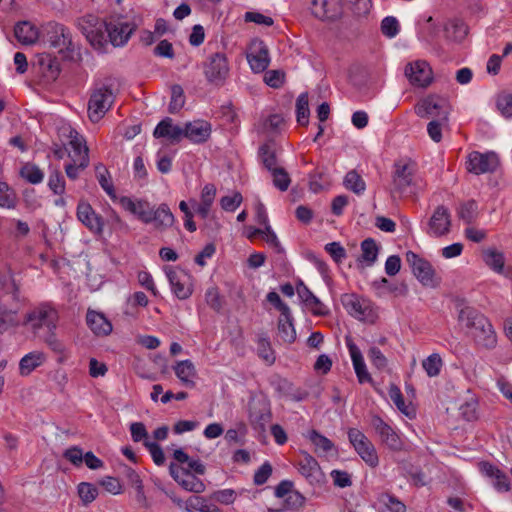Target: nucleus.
Wrapping results in <instances>:
<instances>
[{
    "label": "nucleus",
    "instance_id": "nucleus-1",
    "mask_svg": "<svg viewBox=\"0 0 512 512\" xmlns=\"http://www.w3.org/2000/svg\"><path fill=\"white\" fill-rule=\"evenodd\" d=\"M460 324L468 329L476 341L486 349L494 348L496 334L488 319L472 307H464L459 313Z\"/></svg>",
    "mask_w": 512,
    "mask_h": 512
},
{
    "label": "nucleus",
    "instance_id": "nucleus-2",
    "mask_svg": "<svg viewBox=\"0 0 512 512\" xmlns=\"http://www.w3.org/2000/svg\"><path fill=\"white\" fill-rule=\"evenodd\" d=\"M58 313L48 305H40L27 314L26 324L36 335L43 338L50 346L54 345L53 330L56 328Z\"/></svg>",
    "mask_w": 512,
    "mask_h": 512
},
{
    "label": "nucleus",
    "instance_id": "nucleus-3",
    "mask_svg": "<svg viewBox=\"0 0 512 512\" xmlns=\"http://www.w3.org/2000/svg\"><path fill=\"white\" fill-rule=\"evenodd\" d=\"M115 101V94L110 84L97 83L92 89L88 102V117L96 123L110 110Z\"/></svg>",
    "mask_w": 512,
    "mask_h": 512
},
{
    "label": "nucleus",
    "instance_id": "nucleus-4",
    "mask_svg": "<svg viewBox=\"0 0 512 512\" xmlns=\"http://www.w3.org/2000/svg\"><path fill=\"white\" fill-rule=\"evenodd\" d=\"M392 181L394 189L400 193L408 190L416 192L424 187L422 179L416 174L415 164L403 160L395 162Z\"/></svg>",
    "mask_w": 512,
    "mask_h": 512
},
{
    "label": "nucleus",
    "instance_id": "nucleus-5",
    "mask_svg": "<svg viewBox=\"0 0 512 512\" xmlns=\"http://www.w3.org/2000/svg\"><path fill=\"white\" fill-rule=\"evenodd\" d=\"M230 67L226 55L216 52L207 56L203 62V73L206 80L216 86L224 84L229 75Z\"/></svg>",
    "mask_w": 512,
    "mask_h": 512
},
{
    "label": "nucleus",
    "instance_id": "nucleus-6",
    "mask_svg": "<svg viewBox=\"0 0 512 512\" xmlns=\"http://www.w3.org/2000/svg\"><path fill=\"white\" fill-rule=\"evenodd\" d=\"M415 113L421 118L434 117L448 121L450 104L447 98L439 95H428L415 106Z\"/></svg>",
    "mask_w": 512,
    "mask_h": 512
},
{
    "label": "nucleus",
    "instance_id": "nucleus-7",
    "mask_svg": "<svg viewBox=\"0 0 512 512\" xmlns=\"http://www.w3.org/2000/svg\"><path fill=\"white\" fill-rule=\"evenodd\" d=\"M348 438L361 459L370 467L374 468L379 463L376 449L365 434L357 428H350Z\"/></svg>",
    "mask_w": 512,
    "mask_h": 512
},
{
    "label": "nucleus",
    "instance_id": "nucleus-8",
    "mask_svg": "<svg viewBox=\"0 0 512 512\" xmlns=\"http://www.w3.org/2000/svg\"><path fill=\"white\" fill-rule=\"evenodd\" d=\"M246 59L254 73L265 71L270 64V55L264 41L259 38L252 39L248 45Z\"/></svg>",
    "mask_w": 512,
    "mask_h": 512
},
{
    "label": "nucleus",
    "instance_id": "nucleus-9",
    "mask_svg": "<svg viewBox=\"0 0 512 512\" xmlns=\"http://www.w3.org/2000/svg\"><path fill=\"white\" fill-rule=\"evenodd\" d=\"M406 261L410 265L414 276L424 286L436 287L438 285L439 282L435 278V271L430 262L419 257L412 251H408L406 253Z\"/></svg>",
    "mask_w": 512,
    "mask_h": 512
},
{
    "label": "nucleus",
    "instance_id": "nucleus-10",
    "mask_svg": "<svg viewBox=\"0 0 512 512\" xmlns=\"http://www.w3.org/2000/svg\"><path fill=\"white\" fill-rule=\"evenodd\" d=\"M135 29L136 24L124 20L123 17L112 18L107 22V25H105V31L113 46L125 45Z\"/></svg>",
    "mask_w": 512,
    "mask_h": 512
},
{
    "label": "nucleus",
    "instance_id": "nucleus-11",
    "mask_svg": "<svg viewBox=\"0 0 512 512\" xmlns=\"http://www.w3.org/2000/svg\"><path fill=\"white\" fill-rule=\"evenodd\" d=\"M451 229V213L444 205H439L433 211L427 222L426 233L431 237L447 235Z\"/></svg>",
    "mask_w": 512,
    "mask_h": 512
},
{
    "label": "nucleus",
    "instance_id": "nucleus-12",
    "mask_svg": "<svg viewBox=\"0 0 512 512\" xmlns=\"http://www.w3.org/2000/svg\"><path fill=\"white\" fill-rule=\"evenodd\" d=\"M342 304L347 312L356 319L372 320L374 317L372 303L356 294L343 295Z\"/></svg>",
    "mask_w": 512,
    "mask_h": 512
},
{
    "label": "nucleus",
    "instance_id": "nucleus-13",
    "mask_svg": "<svg viewBox=\"0 0 512 512\" xmlns=\"http://www.w3.org/2000/svg\"><path fill=\"white\" fill-rule=\"evenodd\" d=\"M50 45L59 52L64 54V57L73 59L75 53V45L72 41L71 33L68 28L61 24H55L51 31H49Z\"/></svg>",
    "mask_w": 512,
    "mask_h": 512
},
{
    "label": "nucleus",
    "instance_id": "nucleus-14",
    "mask_svg": "<svg viewBox=\"0 0 512 512\" xmlns=\"http://www.w3.org/2000/svg\"><path fill=\"white\" fill-rule=\"evenodd\" d=\"M498 166L499 158L495 152L474 151L468 156V171L476 175L494 172Z\"/></svg>",
    "mask_w": 512,
    "mask_h": 512
},
{
    "label": "nucleus",
    "instance_id": "nucleus-15",
    "mask_svg": "<svg viewBox=\"0 0 512 512\" xmlns=\"http://www.w3.org/2000/svg\"><path fill=\"white\" fill-rule=\"evenodd\" d=\"M105 25L107 22H100L92 15L83 17L80 26L87 40L94 47H102L106 41Z\"/></svg>",
    "mask_w": 512,
    "mask_h": 512
},
{
    "label": "nucleus",
    "instance_id": "nucleus-16",
    "mask_svg": "<svg viewBox=\"0 0 512 512\" xmlns=\"http://www.w3.org/2000/svg\"><path fill=\"white\" fill-rule=\"evenodd\" d=\"M172 292L180 299L185 300L192 294L191 276L183 270L169 269L167 272Z\"/></svg>",
    "mask_w": 512,
    "mask_h": 512
},
{
    "label": "nucleus",
    "instance_id": "nucleus-17",
    "mask_svg": "<svg viewBox=\"0 0 512 512\" xmlns=\"http://www.w3.org/2000/svg\"><path fill=\"white\" fill-rule=\"evenodd\" d=\"M405 75L413 85L428 86L433 79L432 69L424 60H417L407 64Z\"/></svg>",
    "mask_w": 512,
    "mask_h": 512
},
{
    "label": "nucleus",
    "instance_id": "nucleus-18",
    "mask_svg": "<svg viewBox=\"0 0 512 512\" xmlns=\"http://www.w3.org/2000/svg\"><path fill=\"white\" fill-rule=\"evenodd\" d=\"M372 425L380 436L382 442L391 450L400 451L403 449V441L399 434L390 425L384 422L380 417L372 419Z\"/></svg>",
    "mask_w": 512,
    "mask_h": 512
},
{
    "label": "nucleus",
    "instance_id": "nucleus-19",
    "mask_svg": "<svg viewBox=\"0 0 512 512\" xmlns=\"http://www.w3.org/2000/svg\"><path fill=\"white\" fill-rule=\"evenodd\" d=\"M77 218L91 232L101 234L103 232L104 221L101 216L96 214L92 206L87 202H80L77 206Z\"/></svg>",
    "mask_w": 512,
    "mask_h": 512
},
{
    "label": "nucleus",
    "instance_id": "nucleus-20",
    "mask_svg": "<svg viewBox=\"0 0 512 512\" xmlns=\"http://www.w3.org/2000/svg\"><path fill=\"white\" fill-rule=\"evenodd\" d=\"M170 473L172 477L187 491L201 493L205 489L203 482L187 470L175 467L171 464Z\"/></svg>",
    "mask_w": 512,
    "mask_h": 512
},
{
    "label": "nucleus",
    "instance_id": "nucleus-21",
    "mask_svg": "<svg viewBox=\"0 0 512 512\" xmlns=\"http://www.w3.org/2000/svg\"><path fill=\"white\" fill-rule=\"evenodd\" d=\"M211 124L204 120H195L185 124L184 137L195 144L206 142L211 135Z\"/></svg>",
    "mask_w": 512,
    "mask_h": 512
},
{
    "label": "nucleus",
    "instance_id": "nucleus-22",
    "mask_svg": "<svg viewBox=\"0 0 512 512\" xmlns=\"http://www.w3.org/2000/svg\"><path fill=\"white\" fill-rule=\"evenodd\" d=\"M312 14L320 20L336 19L340 13L339 0H313L311 5Z\"/></svg>",
    "mask_w": 512,
    "mask_h": 512
},
{
    "label": "nucleus",
    "instance_id": "nucleus-23",
    "mask_svg": "<svg viewBox=\"0 0 512 512\" xmlns=\"http://www.w3.org/2000/svg\"><path fill=\"white\" fill-rule=\"evenodd\" d=\"M149 224H153L156 230L164 231L171 227L175 222V217L169 206L165 203L160 204L156 209L150 211Z\"/></svg>",
    "mask_w": 512,
    "mask_h": 512
},
{
    "label": "nucleus",
    "instance_id": "nucleus-24",
    "mask_svg": "<svg viewBox=\"0 0 512 512\" xmlns=\"http://www.w3.org/2000/svg\"><path fill=\"white\" fill-rule=\"evenodd\" d=\"M86 322L91 331L97 336H107L112 332V324L103 313L88 310Z\"/></svg>",
    "mask_w": 512,
    "mask_h": 512
},
{
    "label": "nucleus",
    "instance_id": "nucleus-25",
    "mask_svg": "<svg viewBox=\"0 0 512 512\" xmlns=\"http://www.w3.org/2000/svg\"><path fill=\"white\" fill-rule=\"evenodd\" d=\"M14 35L21 44L32 45L37 42L40 32L31 22L21 21L15 25Z\"/></svg>",
    "mask_w": 512,
    "mask_h": 512
},
{
    "label": "nucleus",
    "instance_id": "nucleus-26",
    "mask_svg": "<svg viewBox=\"0 0 512 512\" xmlns=\"http://www.w3.org/2000/svg\"><path fill=\"white\" fill-rule=\"evenodd\" d=\"M153 134L156 138H167L174 142L184 136V128L174 125L173 120L167 117L158 123Z\"/></svg>",
    "mask_w": 512,
    "mask_h": 512
},
{
    "label": "nucleus",
    "instance_id": "nucleus-27",
    "mask_svg": "<svg viewBox=\"0 0 512 512\" xmlns=\"http://www.w3.org/2000/svg\"><path fill=\"white\" fill-rule=\"evenodd\" d=\"M481 472L493 480L494 488L499 492H506L509 490V478L501 472L496 466L482 462L480 463Z\"/></svg>",
    "mask_w": 512,
    "mask_h": 512
},
{
    "label": "nucleus",
    "instance_id": "nucleus-28",
    "mask_svg": "<svg viewBox=\"0 0 512 512\" xmlns=\"http://www.w3.org/2000/svg\"><path fill=\"white\" fill-rule=\"evenodd\" d=\"M64 131H68V144L72 150L68 154L70 160L82 158L84 157V155H86V157H89V149L83 137L75 129L71 127L64 128Z\"/></svg>",
    "mask_w": 512,
    "mask_h": 512
},
{
    "label": "nucleus",
    "instance_id": "nucleus-29",
    "mask_svg": "<svg viewBox=\"0 0 512 512\" xmlns=\"http://www.w3.org/2000/svg\"><path fill=\"white\" fill-rule=\"evenodd\" d=\"M306 438L312 443L314 446V451L318 456H329L336 453L334 443L326 436L320 434L318 431H309L306 435Z\"/></svg>",
    "mask_w": 512,
    "mask_h": 512
},
{
    "label": "nucleus",
    "instance_id": "nucleus-30",
    "mask_svg": "<svg viewBox=\"0 0 512 512\" xmlns=\"http://www.w3.org/2000/svg\"><path fill=\"white\" fill-rule=\"evenodd\" d=\"M173 370L177 378L184 386L189 388L194 387L197 372L194 364L190 360L177 362L174 365Z\"/></svg>",
    "mask_w": 512,
    "mask_h": 512
},
{
    "label": "nucleus",
    "instance_id": "nucleus-31",
    "mask_svg": "<svg viewBox=\"0 0 512 512\" xmlns=\"http://www.w3.org/2000/svg\"><path fill=\"white\" fill-rule=\"evenodd\" d=\"M40 71L48 81L56 80L60 74V64L56 57L41 54L38 58Z\"/></svg>",
    "mask_w": 512,
    "mask_h": 512
},
{
    "label": "nucleus",
    "instance_id": "nucleus-32",
    "mask_svg": "<svg viewBox=\"0 0 512 512\" xmlns=\"http://www.w3.org/2000/svg\"><path fill=\"white\" fill-rule=\"evenodd\" d=\"M278 338L285 343H292L296 339V331L293 325L291 312L280 315L278 320Z\"/></svg>",
    "mask_w": 512,
    "mask_h": 512
},
{
    "label": "nucleus",
    "instance_id": "nucleus-33",
    "mask_svg": "<svg viewBox=\"0 0 512 512\" xmlns=\"http://www.w3.org/2000/svg\"><path fill=\"white\" fill-rule=\"evenodd\" d=\"M185 512H221V510L213 505L208 503V501L199 496H191L185 501Z\"/></svg>",
    "mask_w": 512,
    "mask_h": 512
},
{
    "label": "nucleus",
    "instance_id": "nucleus-34",
    "mask_svg": "<svg viewBox=\"0 0 512 512\" xmlns=\"http://www.w3.org/2000/svg\"><path fill=\"white\" fill-rule=\"evenodd\" d=\"M389 397L396 408L409 418L415 415V410L411 404H407L404 401L403 395L400 389L396 385H391L388 391Z\"/></svg>",
    "mask_w": 512,
    "mask_h": 512
},
{
    "label": "nucleus",
    "instance_id": "nucleus-35",
    "mask_svg": "<svg viewBox=\"0 0 512 512\" xmlns=\"http://www.w3.org/2000/svg\"><path fill=\"white\" fill-rule=\"evenodd\" d=\"M483 260L485 264L496 273H503L505 257L502 252L496 249H487L483 252Z\"/></svg>",
    "mask_w": 512,
    "mask_h": 512
},
{
    "label": "nucleus",
    "instance_id": "nucleus-36",
    "mask_svg": "<svg viewBox=\"0 0 512 512\" xmlns=\"http://www.w3.org/2000/svg\"><path fill=\"white\" fill-rule=\"evenodd\" d=\"M89 163L90 159L89 157H86V155L79 159L70 160V162H68L64 166L66 176L70 180H77L80 176V173L83 172L89 166Z\"/></svg>",
    "mask_w": 512,
    "mask_h": 512
},
{
    "label": "nucleus",
    "instance_id": "nucleus-37",
    "mask_svg": "<svg viewBox=\"0 0 512 512\" xmlns=\"http://www.w3.org/2000/svg\"><path fill=\"white\" fill-rule=\"evenodd\" d=\"M44 361L43 354H25L19 362V371L23 376L29 375Z\"/></svg>",
    "mask_w": 512,
    "mask_h": 512
},
{
    "label": "nucleus",
    "instance_id": "nucleus-38",
    "mask_svg": "<svg viewBox=\"0 0 512 512\" xmlns=\"http://www.w3.org/2000/svg\"><path fill=\"white\" fill-rule=\"evenodd\" d=\"M96 178L101 188L111 197L115 196L114 185L111 181V175L103 164L95 166Z\"/></svg>",
    "mask_w": 512,
    "mask_h": 512
},
{
    "label": "nucleus",
    "instance_id": "nucleus-39",
    "mask_svg": "<svg viewBox=\"0 0 512 512\" xmlns=\"http://www.w3.org/2000/svg\"><path fill=\"white\" fill-rule=\"evenodd\" d=\"M298 470L307 479L315 478L319 470V464L310 454L304 453L303 458L299 462Z\"/></svg>",
    "mask_w": 512,
    "mask_h": 512
},
{
    "label": "nucleus",
    "instance_id": "nucleus-40",
    "mask_svg": "<svg viewBox=\"0 0 512 512\" xmlns=\"http://www.w3.org/2000/svg\"><path fill=\"white\" fill-rule=\"evenodd\" d=\"M259 156L264 167L272 172L273 170L279 168L277 165V158L274 149L272 148L271 143H265L259 148Z\"/></svg>",
    "mask_w": 512,
    "mask_h": 512
},
{
    "label": "nucleus",
    "instance_id": "nucleus-41",
    "mask_svg": "<svg viewBox=\"0 0 512 512\" xmlns=\"http://www.w3.org/2000/svg\"><path fill=\"white\" fill-rule=\"evenodd\" d=\"M343 183L346 189L351 190L357 195L364 193L366 189L365 181L355 170H351L346 174Z\"/></svg>",
    "mask_w": 512,
    "mask_h": 512
},
{
    "label": "nucleus",
    "instance_id": "nucleus-42",
    "mask_svg": "<svg viewBox=\"0 0 512 512\" xmlns=\"http://www.w3.org/2000/svg\"><path fill=\"white\" fill-rule=\"evenodd\" d=\"M309 100H308V94L302 93L298 96L296 100V116H297V122L302 125L306 126L309 123Z\"/></svg>",
    "mask_w": 512,
    "mask_h": 512
},
{
    "label": "nucleus",
    "instance_id": "nucleus-43",
    "mask_svg": "<svg viewBox=\"0 0 512 512\" xmlns=\"http://www.w3.org/2000/svg\"><path fill=\"white\" fill-rule=\"evenodd\" d=\"M20 175L31 184H39L44 179L43 171L33 163H26L20 170Z\"/></svg>",
    "mask_w": 512,
    "mask_h": 512
},
{
    "label": "nucleus",
    "instance_id": "nucleus-44",
    "mask_svg": "<svg viewBox=\"0 0 512 512\" xmlns=\"http://www.w3.org/2000/svg\"><path fill=\"white\" fill-rule=\"evenodd\" d=\"M351 358L359 383L363 384L371 382L372 379L363 359V354H351Z\"/></svg>",
    "mask_w": 512,
    "mask_h": 512
},
{
    "label": "nucleus",
    "instance_id": "nucleus-45",
    "mask_svg": "<svg viewBox=\"0 0 512 512\" xmlns=\"http://www.w3.org/2000/svg\"><path fill=\"white\" fill-rule=\"evenodd\" d=\"M458 216L464 222L470 224L474 222L478 216V206L474 200H469L460 205Z\"/></svg>",
    "mask_w": 512,
    "mask_h": 512
},
{
    "label": "nucleus",
    "instance_id": "nucleus-46",
    "mask_svg": "<svg viewBox=\"0 0 512 512\" xmlns=\"http://www.w3.org/2000/svg\"><path fill=\"white\" fill-rule=\"evenodd\" d=\"M362 259L367 262L368 265H372L378 255V247L376 242L372 238H367L361 243Z\"/></svg>",
    "mask_w": 512,
    "mask_h": 512
},
{
    "label": "nucleus",
    "instance_id": "nucleus-47",
    "mask_svg": "<svg viewBox=\"0 0 512 512\" xmlns=\"http://www.w3.org/2000/svg\"><path fill=\"white\" fill-rule=\"evenodd\" d=\"M185 104V96L183 88L180 85H173L171 87V100L169 103V112H178Z\"/></svg>",
    "mask_w": 512,
    "mask_h": 512
},
{
    "label": "nucleus",
    "instance_id": "nucleus-48",
    "mask_svg": "<svg viewBox=\"0 0 512 512\" xmlns=\"http://www.w3.org/2000/svg\"><path fill=\"white\" fill-rule=\"evenodd\" d=\"M17 198L12 189L5 182H0V206L7 209L15 208Z\"/></svg>",
    "mask_w": 512,
    "mask_h": 512
},
{
    "label": "nucleus",
    "instance_id": "nucleus-49",
    "mask_svg": "<svg viewBox=\"0 0 512 512\" xmlns=\"http://www.w3.org/2000/svg\"><path fill=\"white\" fill-rule=\"evenodd\" d=\"M443 362L440 354H430L422 363L424 370L430 377L437 376L440 373Z\"/></svg>",
    "mask_w": 512,
    "mask_h": 512
},
{
    "label": "nucleus",
    "instance_id": "nucleus-50",
    "mask_svg": "<svg viewBox=\"0 0 512 512\" xmlns=\"http://www.w3.org/2000/svg\"><path fill=\"white\" fill-rule=\"evenodd\" d=\"M270 173L272 175L273 184L277 189L280 191H286L289 188L291 179L284 168L279 167Z\"/></svg>",
    "mask_w": 512,
    "mask_h": 512
},
{
    "label": "nucleus",
    "instance_id": "nucleus-51",
    "mask_svg": "<svg viewBox=\"0 0 512 512\" xmlns=\"http://www.w3.org/2000/svg\"><path fill=\"white\" fill-rule=\"evenodd\" d=\"M78 495L83 504L88 505L96 499L98 490L93 484L82 482L78 485Z\"/></svg>",
    "mask_w": 512,
    "mask_h": 512
},
{
    "label": "nucleus",
    "instance_id": "nucleus-52",
    "mask_svg": "<svg viewBox=\"0 0 512 512\" xmlns=\"http://www.w3.org/2000/svg\"><path fill=\"white\" fill-rule=\"evenodd\" d=\"M48 186L55 195H63L65 193V180L59 170L55 169L50 173Z\"/></svg>",
    "mask_w": 512,
    "mask_h": 512
},
{
    "label": "nucleus",
    "instance_id": "nucleus-53",
    "mask_svg": "<svg viewBox=\"0 0 512 512\" xmlns=\"http://www.w3.org/2000/svg\"><path fill=\"white\" fill-rule=\"evenodd\" d=\"M378 500L391 512L406 511V506L399 499H397L391 494L383 493L379 496Z\"/></svg>",
    "mask_w": 512,
    "mask_h": 512
},
{
    "label": "nucleus",
    "instance_id": "nucleus-54",
    "mask_svg": "<svg viewBox=\"0 0 512 512\" xmlns=\"http://www.w3.org/2000/svg\"><path fill=\"white\" fill-rule=\"evenodd\" d=\"M243 197L240 192H233L231 195L223 196L220 199L221 208L227 212H234L242 203Z\"/></svg>",
    "mask_w": 512,
    "mask_h": 512
},
{
    "label": "nucleus",
    "instance_id": "nucleus-55",
    "mask_svg": "<svg viewBox=\"0 0 512 512\" xmlns=\"http://www.w3.org/2000/svg\"><path fill=\"white\" fill-rule=\"evenodd\" d=\"M381 32L388 38H394L399 33V22L393 16L385 17L381 22Z\"/></svg>",
    "mask_w": 512,
    "mask_h": 512
},
{
    "label": "nucleus",
    "instance_id": "nucleus-56",
    "mask_svg": "<svg viewBox=\"0 0 512 512\" xmlns=\"http://www.w3.org/2000/svg\"><path fill=\"white\" fill-rule=\"evenodd\" d=\"M284 118L279 114L270 115L263 122V131L267 133H278L284 126Z\"/></svg>",
    "mask_w": 512,
    "mask_h": 512
},
{
    "label": "nucleus",
    "instance_id": "nucleus-57",
    "mask_svg": "<svg viewBox=\"0 0 512 512\" xmlns=\"http://www.w3.org/2000/svg\"><path fill=\"white\" fill-rule=\"evenodd\" d=\"M497 109L505 118L512 117V94H501L497 98Z\"/></svg>",
    "mask_w": 512,
    "mask_h": 512
},
{
    "label": "nucleus",
    "instance_id": "nucleus-58",
    "mask_svg": "<svg viewBox=\"0 0 512 512\" xmlns=\"http://www.w3.org/2000/svg\"><path fill=\"white\" fill-rule=\"evenodd\" d=\"M448 121H442V119H434L427 125V132L429 137L434 142H440L442 139V127L447 124Z\"/></svg>",
    "mask_w": 512,
    "mask_h": 512
},
{
    "label": "nucleus",
    "instance_id": "nucleus-59",
    "mask_svg": "<svg viewBox=\"0 0 512 512\" xmlns=\"http://www.w3.org/2000/svg\"><path fill=\"white\" fill-rule=\"evenodd\" d=\"M144 445L148 449L154 463L158 466L163 465L165 462V455L160 445L151 441H145Z\"/></svg>",
    "mask_w": 512,
    "mask_h": 512
},
{
    "label": "nucleus",
    "instance_id": "nucleus-60",
    "mask_svg": "<svg viewBox=\"0 0 512 512\" xmlns=\"http://www.w3.org/2000/svg\"><path fill=\"white\" fill-rule=\"evenodd\" d=\"M205 301L207 305L215 311H220L222 308L221 296L216 287L207 289L205 293Z\"/></svg>",
    "mask_w": 512,
    "mask_h": 512
},
{
    "label": "nucleus",
    "instance_id": "nucleus-61",
    "mask_svg": "<svg viewBox=\"0 0 512 512\" xmlns=\"http://www.w3.org/2000/svg\"><path fill=\"white\" fill-rule=\"evenodd\" d=\"M477 401L471 399L459 407L461 416L467 421H473L477 418Z\"/></svg>",
    "mask_w": 512,
    "mask_h": 512
},
{
    "label": "nucleus",
    "instance_id": "nucleus-62",
    "mask_svg": "<svg viewBox=\"0 0 512 512\" xmlns=\"http://www.w3.org/2000/svg\"><path fill=\"white\" fill-rule=\"evenodd\" d=\"M211 499L218 503L229 505L235 501L236 493L233 489L218 490L212 494Z\"/></svg>",
    "mask_w": 512,
    "mask_h": 512
},
{
    "label": "nucleus",
    "instance_id": "nucleus-63",
    "mask_svg": "<svg viewBox=\"0 0 512 512\" xmlns=\"http://www.w3.org/2000/svg\"><path fill=\"white\" fill-rule=\"evenodd\" d=\"M272 474V466L269 462H264L254 474L253 481L256 485H263Z\"/></svg>",
    "mask_w": 512,
    "mask_h": 512
},
{
    "label": "nucleus",
    "instance_id": "nucleus-64",
    "mask_svg": "<svg viewBox=\"0 0 512 512\" xmlns=\"http://www.w3.org/2000/svg\"><path fill=\"white\" fill-rule=\"evenodd\" d=\"M304 503V496L295 490L289 493V495L285 498V507L290 510H298L303 507Z\"/></svg>",
    "mask_w": 512,
    "mask_h": 512
}]
</instances>
